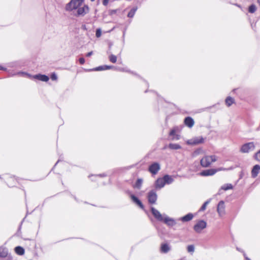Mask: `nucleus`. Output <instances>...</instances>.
I'll use <instances>...</instances> for the list:
<instances>
[{
  "label": "nucleus",
  "mask_w": 260,
  "mask_h": 260,
  "mask_svg": "<svg viewBox=\"0 0 260 260\" xmlns=\"http://www.w3.org/2000/svg\"><path fill=\"white\" fill-rule=\"evenodd\" d=\"M217 160V156L215 155H205L200 161V165L203 168H209Z\"/></svg>",
  "instance_id": "1"
},
{
  "label": "nucleus",
  "mask_w": 260,
  "mask_h": 260,
  "mask_svg": "<svg viewBox=\"0 0 260 260\" xmlns=\"http://www.w3.org/2000/svg\"><path fill=\"white\" fill-rule=\"evenodd\" d=\"M173 181V179L169 175H165L162 178H158L155 183V187L161 188L163 187L166 184H171Z\"/></svg>",
  "instance_id": "2"
},
{
  "label": "nucleus",
  "mask_w": 260,
  "mask_h": 260,
  "mask_svg": "<svg viewBox=\"0 0 260 260\" xmlns=\"http://www.w3.org/2000/svg\"><path fill=\"white\" fill-rule=\"evenodd\" d=\"M255 146L253 142H248L242 145L240 148V152L243 153H249L255 149Z\"/></svg>",
  "instance_id": "3"
},
{
  "label": "nucleus",
  "mask_w": 260,
  "mask_h": 260,
  "mask_svg": "<svg viewBox=\"0 0 260 260\" xmlns=\"http://www.w3.org/2000/svg\"><path fill=\"white\" fill-rule=\"evenodd\" d=\"M223 170L221 168L218 169H210L208 170H203L200 172V175L202 176H213L217 172Z\"/></svg>",
  "instance_id": "4"
},
{
  "label": "nucleus",
  "mask_w": 260,
  "mask_h": 260,
  "mask_svg": "<svg viewBox=\"0 0 260 260\" xmlns=\"http://www.w3.org/2000/svg\"><path fill=\"white\" fill-rule=\"evenodd\" d=\"M205 142V139L202 137H198L193 138L191 139L188 140L186 141V144L189 145H196L200 144H203Z\"/></svg>",
  "instance_id": "5"
},
{
  "label": "nucleus",
  "mask_w": 260,
  "mask_h": 260,
  "mask_svg": "<svg viewBox=\"0 0 260 260\" xmlns=\"http://www.w3.org/2000/svg\"><path fill=\"white\" fill-rule=\"evenodd\" d=\"M207 226V223L203 220H201L198 221V222L194 225L193 229L197 233H201V231L205 229Z\"/></svg>",
  "instance_id": "6"
},
{
  "label": "nucleus",
  "mask_w": 260,
  "mask_h": 260,
  "mask_svg": "<svg viewBox=\"0 0 260 260\" xmlns=\"http://www.w3.org/2000/svg\"><path fill=\"white\" fill-rule=\"evenodd\" d=\"M160 167L158 162H153L149 166L148 171L152 175H156L160 170Z\"/></svg>",
  "instance_id": "7"
},
{
  "label": "nucleus",
  "mask_w": 260,
  "mask_h": 260,
  "mask_svg": "<svg viewBox=\"0 0 260 260\" xmlns=\"http://www.w3.org/2000/svg\"><path fill=\"white\" fill-rule=\"evenodd\" d=\"M83 1H70L66 7V9L67 11H72L77 9Z\"/></svg>",
  "instance_id": "8"
},
{
  "label": "nucleus",
  "mask_w": 260,
  "mask_h": 260,
  "mask_svg": "<svg viewBox=\"0 0 260 260\" xmlns=\"http://www.w3.org/2000/svg\"><path fill=\"white\" fill-rule=\"evenodd\" d=\"M6 183L9 187H13L18 183V180L15 176H10L7 178Z\"/></svg>",
  "instance_id": "9"
},
{
  "label": "nucleus",
  "mask_w": 260,
  "mask_h": 260,
  "mask_svg": "<svg viewBox=\"0 0 260 260\" xmlns=\"http://www.w3.org/2000/svg\"><path fill=\"white\" fill-rule=\"evenodd\" d=\"M148 202L151 204H155L157 200V195L154 190H151L148 194Z\"/></svg>",
  "instance_id": "10"
},
{
  "label": "nucleus",
  "mask_w": 260,
  "mask_h": 260,
  "mask_svg": "<svg viewBox=\"0 0 260 260\" xmlns=\"http://www.w3.org/2000/svg\"><path fill=\"white\" fill-rule=\"evenodd\" d=\"M217 210L220 216H222L225 214V205L223 201H221L219 202Z\"/></svg>",
  "instance_id": "11"
},
{
  "label": "nucleus",
  "mask_w": 260,
  "mask_h": 260,
  "mask_svg": "<svg viewBox=\"0 0 260 260\" xmlns=\"http://www.w3.org/2000/svg\"><path fill=\"white\" fill-rule=\"evenodd\" d=\"M151 211L153 215L157 220L162 221L164 220L162 215L158 210L155 209L154 208L152 207L151 208Z\"/></svg>",
  "instance_id": "12"
},
{
  "label": "nucleus",
  "mask_w": 260,
  "mask_h": 260,
  "mask_svg": "<svg viewBox=\"0 0 260 260\" xmlns=\"http://www.w3.org/2000/svg\"><path fill=\"white\" fill-rule=\"evenodd\" d=\"M184 123L186 126L191 128L193 126L194 121L191 117H187L184 119Z\"/></svg>",
  "instance_id": "13"
},
{
  "label": "nucleus",
  "mask_w": 260,
  "mask_h": 260,
  "mask_svg": "<svg viewBox=\"0 0 260 260\" xmlns=\"http://www.w3.org/2000/svg\"><path fill=\"white\" fill-rule=\"evenodd\" d=\"M260 171V166L258 165H256L254 166L251 171V176L253 178H255L258 174L259 173Z\"/></svg>",
  "instance_id": "14"
},
{
  "label": "nucleus",
  "mask_w": 260,
  "mask_h": 260,
  "mask_svg": "<svg viewBox=\"0 0 260 260\" xmlns=\"http://www.w3.org/2000/svg\"><path fill=\"white\" fill-rule=\"evenodd\" d=\"M131 199L132 200L138 205L141 209H144V206L140 200L134 194H131Z\"/></svg>",
  "instance_id": "15"
},
{
  "label": "nucleus",
  "mask_w": 260,
  "mask_h": 260,
  "mask_svg": "<svg viewBox=\"0 0 260 260\" xmlns=\"http://www.w3.org/2000/svg\"><path fill=\"white\" fill-rule=\"evenodd\" d=\"M34 78L39 80L47 82L49 80V77L45 75L38 74L34 76Z\"/></svg>",
  "instance_id": "16"
},
{
  "label": "nucleus",
  "mask_w": 260,
  "mask_h": 260,
  "mask_svg": "<svg viewBox=\"0 0 260 260\" xmlns=\"http://www.w3.org/2000/svg\"><path fill=\"white\" fill-rule=\"evenodd\" d=\"M193 217V215L192 213H188L181 218V220L183 222H187L191 220Z\"/></svg>",
  "instance_id": "17"
},
{
  "label": "nucleus",
  "mask_w": 260,
  "mask_h": 260,
  "mask_svg": "<svg viewBox=\"0 0 260 260\" xmlns=\"http://www.w3.org/2000/svg\"><path fill=\"white\" fill-rule=\"evenodd\" d=\"M225 103L228 107H230L233 104L235 103V100L231 96H228L225 100Z\"/></svg>",
  "instance_id": "18"
},
{
  "label": "nucleus",
  "mask_w": 260,
  "mask_h": 260,
  "mask_svg": "<svg viewBox=\"0 0 260 260\" xmlns=\"http://www.w3.org/2000/svg\"><path fill=\"white\" fill-rule=\"evenodd\" d=\"M170 250V247L167 244H162L160 247V251L162 253H167Z\"/></svg>",
  "instance_id": "19"
},
{
  "label": "nucleus",
  "mask_w": 260,
  "mask_h": 260,
  "mask_svg": "<svg viewBox=\"0 0 260 260\" xmlns=\"http://www.w3.org/2000/svg\"><path fill=\"white\" fill-rule=\"evenodd\" d=\"M8 250L4 247H0V257H6L8 255Z\"/></svg>",
  "instance_id": "20"
},
{
  "label": "nucleus",
  "mask_w": 260,
  "mask_h": 260,
  "mask_svg": "<svg viewBox=\"0 0 260 260\" xmlns=\"http://www.w3.org/2000/svg\"><path fill=\"white\" fill-rule=\"evenodd\" d=\"M15 252L20 255H22L24 253V249L21 246H17L15 248Z\"/></svg>",
  "instance_id": "21"
},
{
  "label": "nucleus",
  "mask_w": 260,
  "mask_h": 260,
  "mask_svg": "<svg viewBox=\"0 0 260 260\" xmlns=\"http://www.w3.org/2000/svg\"><path fill=\"white\" fill-rule=\"evenodd\" d=\"M204 152L203 149L202 148H199L196 149L192 153V156L196 157L198 155L201 154Z\"/></svg>",
  "instance_id": "22"
},
{
  "label": "nucleus",
  "mask_w": 260,
  "mask_h": 260,
  "mask_svg": "<svg viewBox=\"0 0 260 260\" xmlns=\"http://www.w3.org/2000/svg\"><path fill=\"white\" fill-rule=\"evenodd\" d=\"M164 222L169 225L173 226L175 224V222L174 220L166 218L164 220Z\"/></svg>",
  "instance_id": "23"
},
{
  "label": "nucleus",
  "mask_w": 260,
  "mask_h": 260,
  "mask_svg": "<svg viewBox=\"0 0 260 260\" xmlns=\"http://www.w3.org/2000/svg\"><path fill=\"white\" fill-rule=\"evenodd\" d=\"M169 148L171 149L177 150L181 148L180 145L178 144L171 143L169 145Z\"/></svg>",
  "instance_id": "24"
},
{
  "label": "nucleus",
  "mask_w": 260,
  "mask_h": 260,
  "mask_svg": "<svg viewBox=\"0 0 260 260\" xmlns=\"http://www.w3.org/2000/svg\"><path fill=\"white\" fill-rule=\"evenodd\" d=\"M137 10V7L133 8L127 14V17L129 18H132L134 17L136 11Z\"/></svg>",
  "instance_id": "25"
},
{
  "label": "nucleus",
  "mask_w": 260,
  "mask_h": 260,
  "mask_svg": "<svg viewBox=\"0 0 260 260\" xmlns=\"http://www.w3.org/2000/svg\"><path fill=\"white\" fill-rule=\"evenodd\" d=\"M143 182V180L142 179L139 178L137 180L135 184V187H136L138 189H140L142 186Z\"/></svg>",
  "instance_id": "26"
},
{
  "label": "nucleus",
  "mask_w": 260,
  "mask_h": 260,
  "mask_svg": "<svg viewBox=\"0 0 260 260\" xmlns=\"http://www.w3.org/2000/svg\"><path fill=\"white\" fill-rule=\"evenodd\" d=\"M109 59L110 62L115 63L117 61V56L115 55L111 54L109 56Z\"/></svg>",
  "instance_id": "27"
},
{
  "label": "nucleus",
  "mask_w": 260,
  "mask_h": 260,
  "mask_svg": "<svg viewBox=\"0 0 260 260\" xmlns=\"http://www.w3.org/2000/svg\"><path fill=\"white\" fill-rule=\"evenodd\" d=\"M256 9V8L255 6L254 5H251L248 8V12L251 13H253L255 12Z\"/></svg>",
  "instance_id": "28"
},
{
  "label": "nucleus",
  "mask_w": 260,
  "mask_h": 260,
  "mask_svg": "<svg viewBox=\"0 0 260 260\" xmlns=\"http://www.w3.org/2000/svg\"><path fill=\"white\" fill-rule=\"evenodd\" d=\"M254 158L256 160L260 161V150L255 153Z\"/></svg>",
  "instance_id": "29"
},
{
  "label": "nucleus",
  "mask_w": 260,
  "mask_h": 260,
  "mask_svg": "<svg viewBox=\"0 0 260 260\" xmlns=\"http://www.w3.org/2000/svg\"><path fill=\"white\" fill-rule=\"evenodd\" d=\"M222 188L224 190H226L228 189H231L233 188V185L231 184H226L225 185L223 186L222 187Z\"/></svg>",
  "instance_id": "30"
},
{
  "label": "nucleus",
  "mask_w": 260,
  "mask_h": 260,
  "mask_svg": "<svg viewBox=\"0 0 260 260\" xmlns=\"http://www.w3.org/2000/svg\"><path fill=\"white\" fill-rule=\"evenodd\" d=\"M187 249L188 252H193L194 250V247L193 245H189L187 246Z\"/></svg>",
  "instance_id": "31"
},
{
  "label": "nucleus",
  "mask_w": 260,
  "mask_h": 260,
  "mask_svg": "<svg viewBox=\"0 0 260 260\" xmlns=\"http://www.w3.org/2000/svg\"><path fill=\"white\" fill-rule=\"evenodd\" d=\"M208 203H209L208 201L205 202L203 204V205L202 206V207H201L200 211H204L206 209L207 206L208 204Z\"/></svg>",
  "instance_id": "32"
},
{
  "label": "nucleus",
  "mask_w": 260,
  "mask_h": 260,
  "mask_svg": "<svg viewBox=\"0 0 260 260\" xmlns=\"http://www.w3.org/2000/svg\"><path fill=\"white\" fill-rule=\"evenodd\" d=\"M77 12H78V15H83L84 13H85L84 8H79L78 9Z\"/></svg>",
  "instance_id": "33"
},
{
  "label": "nucleus",
  "mask_w": 260,
  "mask_h": 260,
  "mask_svg": "<svg viewBox=\"0 0 260 260\" xmlns=\"http://www.w3.org/2000/svg\"><path fill=\"white\" fill-rule=\"evenodd\" d=\"M102 32L100 28H98L96 30L95 36L97 38H100L101 36Z\"/></svg>",
  "instance_id": "34"
},
{
  "label": "nucleus",
  "mask_w": 260,
  "mask_h": 260,
  "mask_svg": "<svg viewBox=\"0 0 260 260\" xmlns=\"http://www.w3.org/2000/svg\"><path fill=\"white\" fill-rule=\"evenodd\" d=\"M93 71L104 70V66H100L92 70Z\"/></svg>",
  "instance_id": "35"
},
{
  "label": "nucleus",
  "mask_w": 260,
  "mask_h": 260,
  "mask_svg": "<svg viewBox=\"0 0 260 260\" xmlns=\"http://www.w3.org/2000/svg\"><path fill=\"white\" fill-rule=\"evenodd\" d=\"M79 61L81 64H83L85 63V59L84 58L81 57L79 59Z\"/></svg>",
  "instance_id": "36"
},
{
  "label": "nucleus",
  "mask_w": 260,
  "mask_h": 260,
  "mask_svg": "<svg viewBox=\"0 0 260 260\" xmlns=\"http://www.w3.org/2000/svg\"><path fill=\"white\" fill-rule=\"evenodd\" d=\"M51 79L52 80H55L57 79V76L55 74H53L51 75Z\"/></svg>",
  "instance_id": "37"
},
{
  "label": "nucleus",
  "mask_w": 260,
  "mask_h": 260,
  "mask_svg": "<svg viewBox=\"0 0 260 260\" xmlns=\"http://www.w3.org/2000/svg\"><path fill=\"white\" fill-rule=\"evenodd\" d=\"M175 133H176V131H175V130H174V129H172V130L170 131V134H170V136H174V135H175Z\"/></svg>",
  "instance_id": "38"
},
{
  "label": "nucleus",
  "mask_w": 260,
  "mask_h": 260,
  "mask_svg": "<svg viewBox=\"0 0 260 260\" xmlns=\"http://www.w3.org/2000/svg\"><path fill=\"white\" fill-rule=\"evenodd\" d=\"M112 66H104V70H109L112 68Z\"/></svg>",
  "instance_id": "39"
},
{
  "label": "nucleus",
  "mask_w": 260,
  "mask_h": 260,
  "mask_svg": "<svg viewBox=\"0 0 260 260\" xmlns=\"http://www.w3.org/2000/svg\"><path fill=\"white\" fill-rule=\"evenodd\" d=\"M92 53H93V52L92 51H90V52L87 53L86 54V56L87 57H89V56H90L92 54Z\"/></svg>",
  "instance_id": "40"
},
{
  "label": "nucleus",
  "mask_w": 260,
  "mask_h": 260,
  "mask_svg": "<svg viewBox=\"0 0 260 260\" xmlns=\"http://www.w3.org/2000/svg\"><path fill=\"white\" fill-rule=\"evenodd\" d=\"M109 1H103V5L105 6H107Z\"/></svg>",
  "instance_id": "41"
},
{
  "label": "nucleus",
  "mask_w": 260,
  "mask_h": 260,
  "mask_svg": "<svg viewBox=\"0 0 260 260\" xmlns=\"http://www.w3.org/2000/svg\"><path fill=\"white\" fill-rule=\"evenodd\" d=\"M3 67L2 66H0V70H2L3 69Z\"/></svg>",
  "instance_id": "42"
},
{
  "label": "nucleus",
  "mask_w": 260,
  "mask_h": 260,
  "mask_svg": "<svg viewBox=\"0 0 260 260\" xmlns=\"http://www.w3.org/2000/svg\"><path fill=\"white\" fill-rule=\"evenodd\" d=\"M176 139H179V137L177 136V137L176 138Z\"/></svg>",
  "instance_id": "43"
},
{
  "label": "nucleus",
  "mask_w": 260,
  "mask_h": 260,
  "mask_svg": "<svg viewBox=\"0 0 260 260\" xmlns=\"http://www.w3.org/2000/svg\"><path fill=\"white\" fill-rule=\"evenodd\" d=\"M245 260H250V259L249 258H246L245 259Z\"/></svg>",
  "instance_id": "44"
},
{
  "label": "nucleus",
  "mask_w": 260,
  "mask_h": 260,
  "mask_svg": "<svg viewBox=\"0 0 260 260\" xmlns=\"http://www.w3.org/2000/svg\"><path fill=\"white\" fill-rule=\"evenodd\" d=\"M259 5H260V1H259Z\"/></svg>",
  "instance_id": "45"
}]
</instances>
